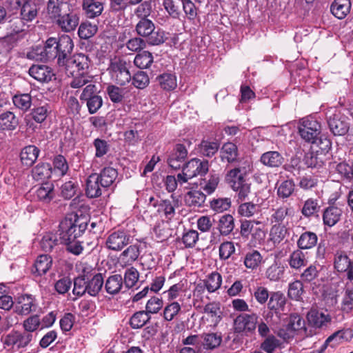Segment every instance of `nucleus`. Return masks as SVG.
I'll use <instances>...</instances> for the list:
<instances>
[{"instance_id":"obj_25","label":"nucleus","mask_w":353,"mask_h":353,"mask_svg":"<svg viewBox=\"0 0 353 353\" xmlns=\"http://www.w3.org/2000/svg\"><path fill=\"white\" fill-rule=\"evenodd\" d=\"M343 211L341 208L335 206H330L325 209L323 213V221L325 225L332 227L341 219Z\"/></svg>"},{"instance_id":"obj_58","label":"nucleus","mask_w":353,"mask_h":353,"mask_svg":"<svg viewBox=\"0 0 353 353\" xmlns=\"http://www.w3.org/2000/svg\"><path fill=\"white\" fill-rule=\"evenodd\" d=\"M59 241L56 234L47 233L41 240V247L45 252H50L58 244Z\"/></svg>"},{"instance_id":"obj_34","label":"nucleus","mask_w":353,"mask_h":353,"mask_svg":"<svg viewBox=\"0 0 353 353\" xmlns=\"http://www.w3.org/2000/svg\"><path fill=\"white\" fill-rule=\"evenodd\" d=\"M52 174V169L49 163L38 164L32 170V176L35 181H44Z\"/></svg>"},{"instance_id":"obj_41","label":"nucleus","mask_w":353,"mask_h":353,"mask_svg":"<svg viewBox=\"0 0 353 353\" xmlns=\"http://www.w3.org/2000/svg\"><path fill=\"white\" fill-rule=\"evenodd\" d=\"M69 72L73 76V79L70 83L72 88H80L91 82L93 78L88 72L74 74L75 70H72Z\"/></svg>"},{"instance_id":"obj_46","label":"nucleus","mask_w":353,"mask_h":353,"mask_svg":"<svg viewBox=\"0 0 353 353\" xmlns=\"http://www.w3.org/2000/svg\"><path fill=\"white\" fill-rule=\"evenodd\" d=\"M103 285V279L101 274H95L92 279L87 281V292L90 296L97 295Z\"/></svg>"},{"instance_id":"obj_63","label":"nucleus","mask_w":353,"mask_h":353,"mask_svg":"<svg viewBox=\"0 0 353 353\" xmlns=\"http://www.w3.org/2000/svg\"><path fill=\"white\" fill-rule=\"evenodd\" d=\"M284 268L274 262L266 270V276L270 281H279L283 275Z\"/></svg>"},{"instance_id":"obj_54","label":"nucleus","mask_w":353,"mask_h":353,"mask_svg":"<svg viewBox=\"0 0 353 353\" xmlns=\"http://www.w3.org/2000/svg\"><path fill=\"white\" fill-rule=\"evenodd\" d=\"M150 319V316L147 312L139 311L132 315L130 323L132 328L138 329L143 327Z\"/></svg>"},{"instance_id":"obj_42","label":"nucleus","mask_w":353,"mask_h":353,"mask_svg":"<svg viewBox=\"0 0 353 353\" xmlns=\"http://www.w3.org/2000/svg\"><path fill=\"white\" fill-rule=\"evenodd\" d=\"M18 125V120L11 112H6L0 114V129L2 130H14Z\"/></svg>"},{"instance_id":"obj_47","label":"nucleus","mask_w":353,"mask_h":353,"mask_svg":"<svg viewBox=\"0 0 353 353\" xmlns=\"http://www.w3.org/2000/svg\"><path fill=\"white\" fill-rule=\"evenodd\" d=\"M53 165L52 174L58 177L65 175L68 170L67 161L62 155H58L54 157Z\"/></svg>"},{"instance_id":"obj_59","label":"nucleus","mask_w":353,"mask_h":353,"mask_svg":"<svg viewBox=\"0 0 353 353\" xmlns=\"http://www.w3.org/2000/svg\"><path fill=\"white\" fill-rule=\"evenodd\" d=\"M97 26L92 25L90 22L82 23L78 30L79 36L83 39H87L92 37L97 32Z\"/></svg>"},{"instance_id":"obj_53","label":"nucleus","mask_w":353,"mask_h":353,"mask_svg":"<svg viewBox=\"0 0 353 353\" xmlns=\"http://www.w3.org/2000/svg\"><path fill=\"white\" fill-rule=\"evenodd\" d=\"M13 305L12 298L8 295V288L0 283V309L9 310Z\"/></svg>"},{"instance_id":"obj_38","label":"nucleus","mask_w":353,"mask_h":353,"mask_svg":"<svg viewBox=\"0 0 353 353\" xmlns=\"http://www.w3.org/2000/svg\"><path fill=\"white\" fill-rule=\"evenodd\" d=\"M118 173L116 169L106 167L103 169L99 176V180L102 188L110 186L116 180Z\"/></svg>"},{"instance_id":"obj_7","label":"nucleus","mask_w":353,"mask_h":353,"mask_svg":"<svg viewBox=\"0 0 353 353\" xmlns=\"http://www.w3.org/2000/svg\"><path fill=\"white\" fill-rule=\"evenodd\" d=\"M259 316L256 313H242L234 320V330L236 333L246 335L254 332L258 323Z\"/></svg>"},{"instance_id":"obj_20","label":"nucleus","mask_w":353,"mask_h":353,"mask_svg":"<svg viewBox=\"0 0 353 353\" xmlns=\"http://www.w3.org/2000/svg\"><path fill=\"white\" fill-rule=\"evenodd\" d=\"M188 156V150L182 144H176L173 150L169 155L168 163L174 168L177 169L180 167V164Z\"/></svg>"},{"instance_id":"obj_10","label":"nucleus","mask_w":353,"mask_h":353,"mask_svg":"<svg viewBox=\"0 0 353 353\" xmlns=\"http://www.w3.org/2000/svg\"><path fill=\"white\" fill-rule=\"evenodd\" d=\"M327 123L334 135L343 136L346 133L353 135V128H350L347 118L336 110H334L332 116L327 117Z\"/></svg>"},{"instance_id":"obj_1","label":"nucleus","mask_w":353,"mask_h":353,"mask_svg":"<svg viewBox=\"0 0 353 353\" xmlns=\"http://www.w3.org/2000/svg\"><path fill=\"white\" fill-rule=\"evenodd\" d=\"M252 172V165L245 161L238 166L230 170L225 174V181L230 187L237 192L239 199H246L251 192V183L248 176Z\"/></svg>"},{"instance_id":"obj_35","label":"nucleus","mask_w":353,"mask_h":353,"mask_svg":"<svg viewBox=\"0 0 353 353\" xmlns=\"http://www.w3.org/2000/svg\"><path fill=\"white\" fill-rule=\"evenodd\" d=\"M31 192H33L38 200L45 202H49L54 196L53 185L50 183H43L35 190L32 189Z\"/></svg>"},{"instance_id":"obj_17","label":"nucleus","mask_w":353,"mask_h":353,"mask_svg":"<svg viewBox=\"0 0 353 353\" xmlns=\"http://www.w3.org/2000/svg\"><path fill=\"white\" fill-rule=\"evenodd\" d=\"M79 23V17L76 13L70 12L61 15L56 20V24L62 31L70 32L76 29Z\"/></svg>"},{"instance_id":"obj_18","label":"nucleus","mask_w":353,"mask_h":353,"mask_svg":"<svg viewBox=\"0 0 353 353\" xmlns=\"http://www.w3.org/2000/svg\"><path fill=\"white\" fill-rule=\"evenodd\" d=\"M294 214V211L292 208L286 205L280 206L272 210L271 221L275 224H286L287 225L289 219H292Z\"/></svg>"},{"instance_id":"obj_55","label":"nucleus","mask_w":353,"mask_h":353,"mask_svg":"<svg viewBox=\"0 0 353 353\" xmlns=\"http://www.w3.org/2000/svg\"><path fill=\"white\" fill-rule=\"evenodd\" d=\"M181 310V305L174 301L168 304L163 310V316L165 321H170L173 320Z\"/></svg>"},{"instance_id":"obj_30","label":"nucleus","mask_w":353,"mask_h":353,"mask_svg":"<svg viewBox=\"0 0 353 353\" xmlns=\"http://www.w3.org/2000/svg\"><path fill=\"white\" fill-rule=\"evenodd\" d=\"M351 3L350 0H334L331 5L332 13L338 19H344L350 12Z\"/></svg>"},{"instance_id":"obj_23","label":"nucleus","mask_w":353,"mask_h":353,"mask_svg":"<svg viewBox=\"0 0 353 353\" xmlns=\"http://www.w3.org/2000/svg\"><path fill=\"white\" fill-rule=\"evenodd\" d=\"M307 262L308 260L306 254L299 248L292 252L288 259V263L290 267L295 270H300L306 266Z\"/></svg>"},{"instance_id":"obj_12","label":"nucleus","mask_w":353,"mask_h":353,"mask_svg":"<svg viewBox=\"0 0 353 353\" xmlns=\"http://www.w3.org/2000/svg\"><path fill=\"white\" fill-rule=\"evenodd\" d=\"M334 269L341 273H345L350 281H353V261L343 252H336L334 258Z\"/></svg>"},{"instance_id":"obj_36","label":"nucleus","mask_w":353,"mask_h":353,"mask_svg":"<svg viewBox=\"0 0 353 353\" xmlns=\"http://www.w3.org/2000/svg\"><path fill=\"white\" fill-rule=\"evenodd\" d=\"M283 157L276 151H269L265 152L261 157V161L265 165L269 167H279L283 163Z\"/></svg>"},{"instance_id":"obj_52","label":"nucleus","mask_w":353,"mask_h":353,"mask_svg":"<svg viewBox=\"0 0 353 353\" xmlns=\"http://www.w3.org/2000/svg\"><path fill=\"white\" fill-rule=\"evenodd\" d=\"M234 227V219L232 215L225 214L219 219V229L221 234H229L233 230Z\"/></svg>"},{"instance_id":"obj_32","label":"nucleus","mask_w":353,"mask_h":353,"mask_svg":"<svg viewBox=\"0 0 353 353\" xmlns=\"http://www.w3.org/2000/svg\"><path fill=\"white\" fill-rule=\"evenodd\" d=\"M220 157L223 161L232 163L237 159L238 149L237 146L231 142L223 144L220 150Z\"/></svg>"},{"instance_id":"obj_61","label":"nucleus","mask_w":353,"mask_h":353,"mask_svg":"<svg viewBox=\"0 0 353 353\" xmlns=\"http://www.w3.org/2000/svg\"><path fill=\"white\" fill-rule=\"evenodd\" d=\"M285 304V296L281 292H276L271 294L268 302V307L272 310H278L281 309Z\"/></svg>"},{"instance_id":"obj_56","label":"nucleus","mask_w":353,"mask_h":353,"mask_svg":"<svg viewBox=\"0 0 353 353\" xmlns=\"http://www.w3.org/2000/svg\"><path fill=\"white\" fill-rule=\"evenodd\" d=\"M158 205V211L163 212L167 219H171L175 214L176 203L174 201L161 200Z\"/></svg>"},{"instance_id":"obj_44","label":"nucleus","mask_w":353,"mask_h":353,"mask_svg":"<svg viewBox=\"0 0 353 353\" xmlns=\"http://www.w3.org/2000/svg\"><path fill=\"white\" fill-rule=\"evenodd\" d=\"M153 61L154 58L152 53L145 50L136 55L134 59V63L140 69H145L150 67Z\"/></svg>"},{"instance_id":"obj_21","label":"nucleus","mask_w":353,"mask_h":353,"mask_svg":"<svg viewBox=\"0 0 353 353\" xmlns=\"http://www.w3.org/2000/svg\"><path fill=\"white\" fill-rule=\"evenodd\" d=\"M52 260L47 254H42L37 257L32 269L31 272L34 276H41L45 274L50 268Z\"/></svg>"},{"instance_id":"obj_40","label":"nucleus","mask_w":353,"mask_h":353,"mask_svg":"<svg viewBox=\"0 0 353 353\" xmlns=\"http://www.w3.org/2000/svg\"><path fill=\"white\" fill-rule=\"evenodd\" d=\"M44 51V56L46 57V61L53 60L57 58V63H59V54L57 52V38H48L43 46Z\"/></svg>"},{"instance_id":"obj_27","label":"nucleus","mask_w":353,"mask_h":353,"mask_svg":"<svg viewBox=\"0 0 353 353\" xmlns=\"http://www.w3.org/2000/svg\"><path fill=\"white\" fill-rule=\"evenodd\" d=\"M28 72L30 76L39 81H48L52 76L51 70L46 65H32Z\"/></svg>"},{"instance_id":"obj_64","label":"nucleus","mask_w":353,"mask_h":353,"mask_svg":"<svg viewBox=\"0 0 353 353\" xmlns=\"http://www.w3.org/2000/svg\"><path fill=\"white\" fill-rule=\"evenodd\" d=\"M139 277V273L135 268L131 267L128 268L124 275L125 285L129 288L133 287L138 281Z\"/></svg>"},{"instance_id":"obj_5","label":"nucleus","mask_w":353,"mask_h":353,"mask_svg":"<svg viewBox=\"0 0 353 353\" xmlns=\"http://www.w3.org/2000/svg\"><path fill=\"white\" fill-rule=\"evenodd\" d=\"M299 134L305 142L315 143L320 139L321 132L320 123L312 117L301 119L299 123Z\"/></svg>"},{"instance_id":"obj_8","label":"nucleus","mask_w":353,"mask_h":353,"mask_svg":"<svg viewBox=\"0 0 353 353\" xmlns=\"http://www.w3.org/2000/svg\"><path fill=\"white\" fill-rule=\"evenodd\" d=\"M108 71L112 79L121 85L129 83L132 79L127 68V63L122 59L112 60L109 65Z\"/></svg>"},{"instance_id":"obj_15","label":"nucleus","mask_w":353,"mask_h":353,"mask_svg":"<svg viewBox=\"0 0 353 353\" xmlns=\"http://www.w3.org/2000/svg\"><path fill=\"white\" fill-rule=\"evenodd\" d=\"M307 319L310 325L316 328L327 327L331 322V316L326 312L316 310H310L307 315Z\"/></svg>"},{"instance_id":"obj_6","label":"nucleus","mask_w":353,"mask_h":353,"mask_svg":"<svg viewBox=\"0 0 353 353\" xmlns=\"http://www.w3.org/2000/svg\"><path fill=\"white\" fill-rule=\"evenodd\" d=\"M318 145H320V150L316 151H310L305 154L304 157L305 164L309 167L312 168H321L325 163L327 159V152L330 149L331 142L330 139H320L319 143H317Z\"/></svg>"},{"instance_id":"obj_4","label":"nucleus","mask_w":353,"mask_h":353,"mask_svg":"<svg viewBox=\"0 0 353 353\" xmlns=\"http://www.w3.org/2000/svg\"><path fill=\"white\" fill-rule=\"evenodd\" d=\"M135 31L138 35L148 37V42L151 45L163 43L166 39L165 31L156 28L153 21L148 18L139 19L135 26Z\"/></svg>"},{"instance_id":"obj_50","label":"nucleus","mask_w":353,"mask_h":353,"mask_svg":"<svg viewBox=\"0 0 353 353\" xmlns=\"http://www.w3.org/2000/svg\"><path fill=\"white\" fill-rule=\"evenodd\" d=\"M210 208L216 213H221L230 209L231 200L229 198L213 199L210 203Z\"/></svg>"},{"instance_id":"obj_49","label":"nucleus","mask_w":353,"mask_h":353,"mask_svg":"<svg viewBox=\"0 0 353 353\" xmlns=\"http://www.w3.org/2000/svg\"><path fill=\"white\" fill-rule=\"evenodd\" d=\"M219 176L215 173H211L208 179H204L201 183L202 189L208 194H212L219 183Z\"/></svg>"},{"instance_id":"obj_14","label":"nucleus","mask_w":353,"mask_h":353,"mask_svg":"<svg viewBox=\"0 0 353 353\" xmlns=\"http://www.w3.org/2000/svg\"><path fill=\"white\" fill-rule=\"evenodd\" d=\"M90 63L88 55L82 53L74 54L69 58L63 65L68 72L75 70L76 73L88 72Z\"/></svg>"},{"instance_id":"obj_13","label":"nucleus","mask_w":353,"mask_h":353,"mask_svg":"<svg viewBox=\"0 0 353 353\" xmlns=\"http://www.w3.org/2000/svg\"><path fill=\"white\" fill-rule=\"evenodd\" d=\"M182 170L185 171V175L193 179L196 176H203L207 174L209 170V162L207 160L194 158L188 161Z\"/></svg>"},{"instance_id":"obj_28","label":"nucleus","mask_w":353,"mask_h":353,"mask_svg":"<svg viewBox=\"0 0 353 353\" xmlns=\"http://www.w3.org/2000/svg\"><path fill=\"white\" fill-rule=\"evenodd\" d=\"M140 243H134L129 245L119 256V260L125 265L132 264L135 261L140 254Z\"/></svg>"},{"instance_id":"obj_39","label":"nucleus","mask_w":353,"mask_h":353,"mask_svg":"<svg viewBox=\"0 0 353 353\" xmlns=\"http://www.w3.org/2000/svg\"><path fill=\"white\" fill-rule=\"evenodd\" d=\"M123 286V278L120 274L110 276L105 284V289L110 294L119 293Z\"/></svg>"},{"instance_id":"obj_24","label":"nucleus","mask_w":353,"mask_h":353,"mask_svg":"<svg viewBox=\"0 0 353 353\" xmlns=\"http://www.w3.org/2000/svg\"><path fill=\"white\" fill-rule=\"evenodd\" d=\"M203 312L213 326H216L222 319V311L219 303L212 302L206 304Z\"/></svg>"},{"instance_id":"obj_31","label":"nucleus","mask_w":353,"mask_h":353,"mask_svg":"<svg viewBox=\"0 0 353 353\" xmlns=\"http://www.w3.org/2000/svg\"><path fill=\"white\" fill-rule=\"evenodd\" d=\"M65 7H68V3L65 0H48L47 12L51 19L57 20Z\"/></svg>"},{"instance_id":"obj_22","label":"nucleus","mask_w":353,"mask_h":353,"mask_svg":"<svg viewBox=\"0 0 353 353\" xmlns=\"http://www.w3.org/2000/svg\"><path fill=\"white\" fill-rule=\"evenodd\" d=\"M205 199V194L197 190H190L184 195L185 205L193 208L203 206Z\"/></svg>"},{"instance_id":"obj_51","label":"nucleus","mask_w":353,"mask_h":353,"mask_svg":"<svg viewBox=\"0 0 353 353\" xmlns=\"http://www.w3.org/2000/svg\"><path fill=\"white\" fill-rule=\"evenodd\" d=\"M39 153V149L34 145L23 148V165H32L37 159Z\"/></svg>"},{"instance_id":"obj_9","label":"nucleus","mask_w":353,"mask_h":353,"mask_svg":"<svg viewBox=\"0 0 353 353\" xmlns=\"http://www.w3.org/2000/svg\"><path fill=\"white\" fill-rule=\"evenodd\" d=\"M133 236L123 230H118L110 233L105 240V246L112 251H121L123 248L132 243Z\"/></svg>"},{"instance_id":"obj_29","label":"nucleus","mask_w":353,"mask_h":353,"mask_svg":"<svg viewBox=\"0 0 353 353\" xmlns=\"http://www.w3.org/2000/svg\"><path fill=\"white\" fill-rule=\"evenodd\" d=\"M287 234L286 224H274L270 231L269 241L275 247L285 239Z\"/></svg>"},{"instance_id":"obj_45","label":"nucleus","mask_w":353,"mask_h":353,"mask_svg":"<svg viewBox=\"0 0 353 353\" xmlns=\"http://www.w3.org/2000/svg\"><path fill=\"white\" fill-rule=\"evenodd\" d=\"M161 88L165 90H172L176 88V77L171 73H163L157 77Z\"/></svg>"},{"instance_id":"obj_33","label":"nucleus","mask_w":353,"mask_h":353,"mask_svg":"<svg viewBox=\"0 0 353 353\" xmlns=\"http://www.w3.org/2000/svg\"><path fill=\"white\" fill-rule=\"evenodd\" d=\"M316 234L312 232H305L297 241V246L301 250H309L314 248L317 243Z\"/></svg>"},{"instance_id":"obj_57","label":"nucleus","mask_w":353,"mask_h":353,"mask_svg":"<svg viewBox=\"0 0 353 353\" xmlns=\"http://www.w3.org/2000/svg\"><path fill=\"white\" fill-rule=\"evenodd\" d=\"M294 190V183L292 180L281 182L277 188V195L282 199L288 198Z\"/></svg>"},{"instance_id":"obj_16","label":"nucleus","mask_w":353,"mask_h":353,"mask_svg":"<svg viewBox=\"0 0 353 353\" xmlns=\"http://www.w3.org/2000/svg\"><path fill=\"white\" fill-rule=\"evenodd\" d=\"M353 337V331L351 329H343L335 332L330 335L325 341L323 350L328 345L334 347L343 342L350 341Z\"/></svg>"},{"instance_id":"obj_62","label":"nucleus","mask_w":353,"mask_h":353,"mask_svg":"<svg viewBox=\"0 0 353 353\" xmlns=\"http://www.w3.org/2000/svg\"><path fill=\"white\" fill-rule=\"evenodd\" d=\"M163 306V301L161 298L157 296L151 297L145 305V312L148 314H157Z\"/></svg>"},{"instance_id":"obj_2","label":"nucleus","mask_w":353,"mask_h":353,"mask_svg":"<svg viewBox=\"0 0 353 353\" xmlns=\"http://www.w3.org/2000/svg\"><path fill=\"white\" fill-rule=\"evenodd\" d=\"M305 320L296 313L291 314L283 320L282 327L278 330L277 335L284 341L289 343L297 336L305 334Z\"/></svg>"},{"instance_id":"obj_60","label":"nucleus","mask_w":353,"mask_h":353,"mask_svg":"<svg viewBox=\"0 0 353 353\" xmlns=\"http://www.w3.org/2000/svg\"><path fill=\"white\" fill-rule=\"evenodd\" d=\"M219 148L217 142L203 141L199 145V152L203 155L210 157L218 151Z\"/></svg>"},{"instance_id":"obj_26","label":"nucleus","mask_w":353,"mask_h":353,"mask_svg":"<svg viewBox=\"0 0 353 353\" xmlns=\"http://www.w3.org/2000/svg\"><path fill=\"white\" fill-rule=\"evenodd\" d=\"M101 182L98 174H92L86 180V194L88 197L96 198L101 194Z\"/></svg>"},{"instance_id":"obj_19","label":"nucleus","mask_w":353,"mask_h":353,"mask_svg":"<svg viewBox=\"0 0 353 353\" xmlns=\"http://www.w3.org/2000/svg\"><path fill=\"white\" fill-rule=\"evenodd\" d=\"M105 0H83V10L88 18L94 19L102 13Z\"/></svg>"},{"instance_id":"obj_3","label":"nucleus","mask_w":353,"mask_h":353,"mask_svg":"<svg viewBox=\"0 0 353 353\" xmlns=\"http://www.w3.org/2000/svg\"><path fill=\"white\" fill-rule=\"evenodd\" d=\"M88 222L84 218L74 215L65 218L59 225L61 243L77 239L86 230Z\"/></svg>"},{"instance_id":"obj_11","label":"nucleus","mask_w":353,"mask_h":353,"mask_svg":"<svg viewBox=\"0 0 353 353\" xmlns=\"http://www.w3.org/2000/svg\"><path fill=\"white\" fill-rule=\"evenodd\" d=\"M57 52L59 54V65H64L70 58L74 48L72 38L67 34H63L57 38Z\"/></svg>"},{"instance_id":"obj_43","label":"nucleus","mask_w":353,"mask_h":353,"mask_svg":"<svg viewBox=\"0 0 353 353\" xmlns=\"http://www.w3.org/2000/svg\"><path fill=\"white\" fill-rule=\"evenodd\" d=\"M222 283V277L217 272H213L210 274L204 280V284L207 290L210 292H214L220 288Z\"/></svg>"},{"instance_id":"obj_48","label":"nucleus","mask_w":353,"mask_h":353,"mask_svg":"<svg viewBox=\"0 0 353 353\" xmlns=\"http://www.w3.org/2000/svg\"><path fill=\"white\" fill-rule=\"evenodd\" d=\"M303 292V284L301 281L296 280L289 284L288 294L291 299L301 300Z\"/></svg>"},{"instance_id":"obj_37","label":"nucleus","mask_w":353,"mask_h":353,"mask_svg":"<svg viewBox=\"0 0 353 353\" xmlns=\"http://www.w3.org/2000/svg\"><path fill=\"white\" fill-rule=\"evenodd\" d=\"M263 256L257 250H252L247 252L244 257L243 263L250 270H256L261 265Z\"/></svg>"}]
</instances>
